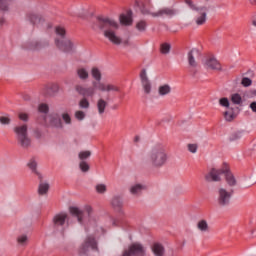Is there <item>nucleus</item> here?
Wrapping results in <instances>:
<instances>
[{"instance_id":"1","label":"nucleus","mask_w":256,"mask_h":256,"mask_svg":"<svg viewBox=\"0 0 256 256\" xmlns=\"http://www.w3.org/2000/svg\"><path fill=\"white\" fill-rule=\"evenodd\" d=\"M92 29L97 31H104V37L110 41L113 45H124L125 47L129 46V40L123 41L117 29H119V23L113 18L108 16H98L96 22L92 25Z\"/></svg>"},{"instance_id":"2","label":"nucleus","mask_w":256,"mask_h":256,"mask_svg":"<svg viewBox=\"0 0 256 256\" xmlns=\"http://www.w3.org/2000/svg\"><path fill=\"white\" fill-rule=\"evenodd\" d=\"M90 73L94 79V82H92L93 87L86 88L84 97H94L95 93H97V90L101 93H119V91H121V88H119V86L116 84L101 82V79H103V74L99 68H91Z\"/></svg>"},{"instance_id":"3","label":"nucleus","mask_w":256,"mask_h":256,"mask_svg":"<svg viewBox=\"0 0 256 256\" xmlns=\"http://www.w3.org/2000/svg\"><path fill=\"white\" fill-rule=\"evenodd\" d=\"M168 159L169 155L163 144H155L148 151L145 162L149 167H152V169H161V167L166 165Z\"/></svg>"},{"instance_id":"4","label":"nucleus","mask_w":256,"mask_h":256,"mask_svg":"<svg viewBox=\"0 0 256 256\" xmlns=\"http://www.w3.org/2000/svg\"><path fill=\"white\" fill-rule=\"evenodd\" d=\"M29 127L27 124L14 127V133L16 134V139L18 146L21 149H29L31 147V139L29 137Z\"/></svg>"},{"instance_id":"5","label":"nucleus","mask_w":256,"mask_h":256,"mask_svg":"<svg viewBox=\"0 0 256 256\" xmlns=\"http://www.w3.org/2000/svg\"><path fill=\"white\" fill-rule=\"evenodd\" d=\"M56 35H59L62 39H56L55 43L58 48H60L61 51H64V53H71L73 49H75V44L70 39L65 38V28L61 26H57L55 29Z\"/></svg>"},{"instance_id":"6","label":"nucleus","mask_w":256,"mask_h":256,"mask_svg":"<svg viewBox=\"0 0 256 256\" xmlns=\"http://www.w3.org/2000/svg\"><path fill=\"white\" fill-rule=\"evenodd\" d=\"M52 223L55 229H60L61 235H65L69 227H71V218L67 212H60L53 217Z\"/></svg>"},{"instance_id":"7","label":"nucleus","mask_w":256,"mask_h":256,"mask_svg":"<svg viewBox=\"0 0 256 256\" xmlns=\"http://www.w3.org/2000/svg\"><path fill=\"white\" fill-rule=\"evenodd\" d=\"M186 5L195 11V23L198 26L205 25L207 23V6H201L193 3V0H185Z\"/></svg>"},{"instance_id":"8","label":"nucleus","mask_w":256,"mask_h":256,"mask_svg":"<svg viewBox=\"0 0 256 256\" xmlns=\"http://www.w3.org/2000/svg\"><path fill=\"white\" fill-rule=\"evenodd\" d=\"M201 58V52L197 48H192L187 53V63L191 75H197V67H199V59Z\"/></svg>"},{"instance_id":"9","label":"nucleus","mask_w":256,"mask_h":256,"mask_svg":"<svg viewBox=\"0 0 256 256\" xmlns=\"http://www.w3.org/2000/svg\"><path fill=\"white\" fill-rule=\"evenodd\" d=\"M69 213L77 218L78 223L83 224L87 217L93 214V208L91 206H85L84 210H81L77 206H71L69 207Z\"/></svg>"},{"instance_id":"10","label":"nucleus","mask_w":256,"mask_h":256,"mask_svg":"<svg viewBox=\"0 0 256 256\" xmlns=\"http://www.w3.org/2000/svg\"><path fill=\"white\" fill-rule=\"evenodd\" d=\"M147 255V248L139 242H134L129 245L128 249L125 250L122 256H145Z\"/></svg>"},{"instance_id":"11","label":"nucleus","mask_w":256,"mask_h":256,"mask_svg":"<svg viewBox=\"0 0 256 256\" xmlns=\"http://www.w3.org/2000/svg\"><path fill=\"white\" fill-rule=\"evenodd\" d=\"M231 197H233V189L223 187L218 189V205L220 207H227L231 203Z\"/></svg>"},{"instance_id":"12","label":"nucleus","mask_w":256,"mask_h":256,"mask_svg":"<svg viewBox=\"0 0 256 256\" xmlns=\"http://www.w3.org/2000/svg\"><path fill=\"white\" fill-rule=\"evenodd\" d=\"M26 21H28V23H30V25L35 27L36 29H43L46 24L45 18L35 13H28L26 15Z\"/></svg>"},{"instance_id":"13","label":"nucleus","mask_w":256,"mask_h":256,"mask_svg":"<svg viewBox=\"0 0 256 256\" xmlns=\"http://www.w3.org/2000/svg\"><path fill=\"white\" fill-rule=\"evenodd\" d=\"M221 175H223V168H211L209 172L204 175L206 183H219L221 181Z\"/></svg>"},{"instance_id":"14","label":"nucleus","mask_w":256,"mask_h":256,"mask_svg":"<svg viewBox=\"0 0 256 256\" xmlns=\"http://www.w3.org/2000/svg\"><path fill=\"white\" fill-rule=\"evenodd\" d=\"M144 15H152L153 17H173L177 15V10L173 8H162L158 12H150L148 10H142Z\"/></svg>"},{"instance_id":"15","label":"nucleus","mask_w":256,"mask_h":256,"mask_svg":"<svg viewBox=\"0 0 256 256\" xmlns=\"http://www.w3.org/2000/svg\"><path fill=\"white\" fill-rule=\"evenodd\" d=\"M140 81L145 95H151V91H153V86L151 84V80H149L146 69L141 70Z\"/></svg>"},{"instance_id":"16","label":"nucleus","mask_w":256,"mask_h":256,"mask_svg":"<svg viewBox=\"0 0 256 256\" xmlns=\"http://www.w3.org/2000/svg\"><path fill=\"white\" fill-rule=\"evenodd\" d=\"M89 251H97V242L94 237H87L84 244L80 248V253H87Z\"/></svg>"},{"instance_id":"17","label":"nucleus","mask_w":256,"mask_h":256,"mask_svg":"<svg viewBox=\"0 0 256 256\" xmlns=\"http://www.w3.org/2000/svg\"><path fill=\"white\" fill-rule=\"evenodd\" d=\"M204 65L207 69H211L212 71H221L222 69L221 63H219L215 57H208L205 60Z\"/></svg>"},{"instance_id":"18","label":"nucleus","mask_w":256,"mask_h":256,"mask_svg":"<svg viewBox=\"0 0 256 256\" xmlns=\"http://www.w3.org/2000/svg\"><path fill=\"white\" fill-rule=\"evenodd\" d=\"M223 174L225 175L226 182L230 187H235V185H237V179H235V176L231 173V170H229V166L225 165L223 167L222 175Z\"/></svg>"},{"instance_id":"19","label":"nucleus","mask_w":256,"mask_h":256,"mask_svg":"<svg viewBox=\"0 0 256 256\" xmlns=\"http://www.w3.org/2000/svg\"><path fill=\"white\" fill-rule=\"evenodd\" d=\"M119 21L121 25H133V12L127 11L126 13L121 14Z\"/></svg>"},{"instance_id":"20","label":"nucleus","mask_w":256,"mask_h":256,"mask_svg":"<svg viewBox=\"0 0 256 256\" xmlns=\"http://www.w3.org/2000/svg\"><path fill=\"white\" fill-rule=\"evenodd\" d=\"M76 77H78V79H80V81H89V69L85 68V67H78L76 69Z\"/></svg>"},{"instance_id":"21","label":"nucleus","mask_w":256,"mask_h":256,"mask_svg":"<svg viewBox=\"0 0 256 256\" xmlns=\"http://www.w3.org/2000/svg\"><path fill=\"white\" fill-rule=\"evenodd\" d=\"M171 91H173L171 85L162 84L158 87V97H167L168 95H171Z\"/></svg>"},{"instance_id":"22","label":"nucleus","mask_w":256,"mask_h":256,"mask_svg":"<svg viewBox=\"0 0 256 256\" xmlns=\"http://www.w3.org/2000/svg\"><path fill=\"white\" fill-rule=\"evenodd\" d=\"M45 91L46 95H49V97H55V95L59 93V84H48L45 87Z\"/></svg>"},{"instance_id":"23","label":"nucleus","mask_w":256,"mask_h":256,"mask_svg":"<svg viewBox=\"0 0 256 256\" xmlns=\"http://www.w3.org/2000/svg\"><path fill=\"white\" fill-rule=\"evenodd\" d=\"M46 121L51 125V127L61 128L63 127V123L61 122V118L57 115H51L46 118Z\"/></svg>"},{"instance_id":"24","label":"nucleus","mask_w":256,"mask_h":256,"mask_svg":"<svg viewBox=\"0 0 256 256\" xmlns=\"http://www.w3.org/2000/svg\"><path fill=\"white\" fill-rule=\"evenodd\" d=\"M196 227L200 233H209L211 229V227H209V222L205 219H200L197 222Z\"/></svg>"},{"instance_id":"25","label":"nucleus","mask_w":256,"mask_h":256,"mask_svg":"<svg viewBox=\"0 0 256 256\" xmlns=\"http://www.w3.org/2000/svg\"><path fill=\"white\" fill-rule=\"evenodd\" d=\"M16 243L18 247H27L29 245V235L22 233L16 237Z\"/></svg>"},{"instance_id":"26","label":"nucleus","mask_w":256,"mask_h":256,"mask_svg":"<svg viewBox=\"0 0 256 256\" xmlns=\"http://www.w3.org/2000/svg\"><path fill=\"white\" fill-rule=\"evenodd\" d=\"M151 251L155 256H165V247L161 243H154L151 246Z\"/></svg>"},{"instance_id":"27","label":"nucleus","mask_w":256,"mask_h":256,"mask_svg":"<svg viewBox=\"0 0 256 256\" xmlns=\"http://www.w3.org/2000/svg\"><path fill=\"white\" fill-rule=\"evenodd\" d=\"M223 117L225 121L231 122L234 119H236L237 114L235 113V110L232 107H230V108H227L226 111H224Z\"/></svg>"},{"instance_id":"28","label":"nucleus","mask_w":256,"mask_h":256,"mask_svg":"<svg viewBox=\"0 0 256 256\" xmlns=\"http://www.w3.org/2000/svg\"><path fill=\"white\" fill-rule=\"evenodd\" d=\"M146 187L143 184H134L130 187L131 195H141L145 191Z\"/></svg>"},{"instance_id":"29","label":"nucleus","mask_w":256,"mask_h":256,"mask_svg":"<svg viewBox=\"0 0 256 256\" xmlns=\"http://www.w3.org/2000/svg\"><path fill=\"white\" fill-rule=\"evenodd\" d=\"M108 103L106 102L105 99L99 98L96 102V107L98 109L99 115H103L105 113V109H107Z\"/></svg>"},{"instance_id":"30","label":"nucleus","mask_w":256,"mask_h":256,"mask_svg":"<svg viewBox=\"0 0 256 256\" xmlns=\"http://www.w3.org/2000/svg\"><path fill=\"white\" fill-rule=\"evenodd\" d=\"M27 167L32 171V173L41 177V173L37 170V159L31 158L27 163Z\"/></svg>"},{"instance_id":"31","label":"nucleus","mask_w":256,"mask_h":256,"mask_svg":"<svg viewBox=\"0 0 256 256\" xmlns=\"http://www.w3.org/2000/svg\"><path fill=\"white\" fill-rule=\"evenodd\" d=\"M12 4L13 0H0V11H2V13H7Z\"/></svg>"},{"instance_id":"32","label":"nucleus","mask_w":256,"mask_h":256,"mask_svg":"<svg viewBox=\"0 0 256 256\" xmlns=\"http://www.w3.org/2000/svg\"><path fill=\"white\" fill-rule=\"evenodd\" d=\"M49 193V183L40 182L38 186V195H47Z\"/></svg>"},{"instance_id":"33","label":"nucleus","mask_w":256,"mask_h":256,"mask_svg":"<svg viewBox=\"0 0 256 256\" xmlns=\"http://www.w3.org/2000/svg\"><path fill=\"white\" fill-rule=\"evenodd\" d=\"M114 209H121L123 207V199L120 196H114L111 201Z\"/></svg>"},{"instance_id":"34","label":"nucleus","mask_w":256,"mask_h":256,"mask_svg":"<svg viewBox=\"0 0 256 256\" xmlns=\"http://www.w3.org/2000/svg\"><path fill=\"white\" fill-rule=\"evenodd\" d=\"M136 29L139 33H145L147 31V21L140 20L136 22Z\"/></svg>"},{"instance_id":"35","label":"nucleus","mask_w":256,"mask_h":256,"mask_svg":"<svg viewBox=\"0 0 256 256\" xmlns=\"http://www.w3.org/2000/svg\"><path fill=\"white\" fill-rule=\"evenodd\" d=\"M95 191L99 195H105V193H107V185L104 183H98L95 185Z\"/></svg>"},{"instance_id":"36","label":"nucleus","mask_w":256,"mask_h":256,"mask_svg":"<svg viewBox=\"0 0 256 256\" xmlns=\"http://www.w3.org/2000/svg\"><path fill=\"white\" fill-rule=\"evenodd\" d=\"M78 107L80 109H89V107H91V103L89 102V99L84 97L79 100Z\"/></svg>"},{"instance_id":"37","label":"nucleus","mask_w":256,"mask_h":256,"mask_svg":"<svg viewBox=\"0 0 256 256\" xmlns=\"http://www.w3.org/2000/svg\"><path fill=\"white\" fill-rule=\"evenodd\" d=\"M231 101L234 105H241V103H243V98H241L240 94L235 93L231 95Z\"/></svg>"},{"instance_id":"38","label":"nucleus","mask_w":256,"mask_h":256,"mask_svg":"<svg viewBox=\"0 0 256 256\" xmlns=\"http://www.w3.org/2000/svg\"><path fill=\"white\" fill-rule=\"evenodd\" d=\"M89 157H91V151L89 150L81 151L78 154V158L80 159V161H85V159H89Z\"/></svg>"},{"instance_id":"39","label":"nucleus","mask_w":256,"mask_h":256,"mask_svg":"<svg viewBox=\"0 0 256 256\" xmlns=\"http://www.w3.org/2000/svg\"><path fill=\"white\" fill-rule=\"evenodd\" d=\"M160 51L163 55L169 54V52L171 51V44H169V43L162 44Z\"/></svg>"},{"instance_id":"40","label":"nucleus","mask_w":256,"mask_h":256,"mask_svg":"<svg viewBox=\"0 0 256 256\" xmlns=\"http://www.w3.org/2000/svg\"><path fill=\"white\" fill-rule=\"evenodd\" d=\"M219 105L221 107H225V109H229L230 107V102H229V98L223 97L219 99Z\"/></svg>"},{"instance_id":"41","label":"nucleus","mask_w":256,"mask_h":256,"mask_svg":"<svg viewBox=\"0 0 256 256\" xmlns=\"http://www.w3.org/2000/svg\"><path fill=\"white\" fill-rule=\"evenodd\" d=\"M74 117H75V119H77V121H83V119H85V117H86V114L83 110H77L74 113Z\"/></svg>"},{"instance_id":"42","label":"nucleus","mask_w":256,"mask_h":256,"mask_svg":"<svg viewBox=\"0 0 256 256\" xmlns=\"http://www.w3.org/2000/svg\"><path fill=\"white\" fill-rule=\"evenodd\" d=\"M74 89L76 93H78V95H83V97H85V91H86L85 86L81 84H77Z\"/></svg>"},{"instance_id":"43","label":"nucleus","mask_w":256,"mask_h":256,"mask_svg":"<svg viewBox=\"0 0 256 256\" xmlns=\"http://www.w3.org/2000/svg\"><path fill=\"white\" fill-rule=\"evenodd\" d=\"M1 125H11V117L9 115L0 116Z\"/></svg>"},{"instance_id":"44","label":"nucleus","mask_w":256,"mask_h":256,"mask_svg":"<svg viewBox=\"0 0 256 256\" xmlns=\"http://www.w3.org/2000/svg\"><path fill=\"white\" fill-rule=\"evenodd\" d=\"M79 167H80V170L82 171V173H87L90 169V166L86 161H81L79 163Z\"/></svg>"},{"instance_id":"45","label":"nucleus","mask_w":256,"mask_h":256,"mask_svg":"<svg viewBox=\"0 0 256 256\" xmlns=\"http://www.w3.org/2000/svg\"><path fill=\"white\" fill-rule=\"evenodd\" d=\"M241 83H242L243 87H251L253 81L250 78L245 77L242 79Z\"/></svg>"},{"instance_id":"46","label":"nucleus","mask_w":256,"mask_h":256,"mask_svg":"<svg viewBox=\"0 0 256 256\" xmlns=\"http://www.w3.org/2000/svg\"><path fill=\"white\" fill-rule=\"evenodd\" d=\"M38 111L40 113H48L49 112V106L47 104H40L38 107Z\"/></svg>"},{"instance_id":"47","label":"nucleus","mask_w":256,"mask_h":256,"mask_svg":"<svg viewBox=\"0 0 256 256\" xmlns=\"http://www.w3.org/2000/svg\"><path fill=\"white\" fill-rule=\"evenodd\" d=\"M62 119L66 123V125H71V116L69 115V113H63Z\"/></svg>"},{"instance_id":"48","label":"nucleus","mask_w":256,"mask_h":256,"mask_svg":"<svg viewBox=\"0 0 256 256\" xmlns=\"http://www.w3.org/2000/svg\"><path fill=\"white\" fill-rule=\"evenodd\" d=\"M187 147L190 153H197V149L199 146L197 144H188Z\"/></svg>"},{"instance_id":"49","label":"nucleus","mask_w":256,"mask_h":256,"mask_svg":"<svg viewBox=\"0 0 256 256\" xmlns=\"http://www.w3.org/2000/svg\"><path fill=\"white\" fill-rule=\"evenodd\" d=\"M41 47V43L39 41L34 40L30 42V49H39Z\"/></svg>"},{"instance_id":"50","label":"nucleus","mask_w":256,"mask_h":256,"mask_svg":"<svg viewBox=\"0 0 256 256\" xmlns=\"http://www.w3.org/2000/svg\"><path fill=\"white\" fill-rule=\"evenodd\" d=\"M18 117L21 121H24V122L29 121V115L27 113H19Z\"/></svg>"},{"instance_id":"51","label":"nucleus","mask_w":256,"mask_h":256,"mask_svg":"<svg viewBox=\"0 0 256 256\" xmlns=\"http://www.w3.org/2000/svg\"><path fill=\"white\" fill-rule=\"evenodd\" d=\"M250 109L253 113H256V101L252 102L250 104Z\"/></svg>"},{"instance_id":"52","label":"nucleus","mask_w":256,"mask_h":256,"mask_svg":"<svg viewBox=\"0 0 256 256\" xmlns=\"http://www.w3.org/2000/svg\"><path fill=\"white\" fill-rule=\"evenodd\" d=\"M169 256H177V252H171L170 254H169Z\"/></svg>"},{"instance_id":"53","label":"nucleus","mask_w":256,"mask_h":256,"mask_svg":"<svg viewBox=\"0 0 256 256\" xmlns=\"http://www.w3.org/2000/svg\"><path fill=\"white\" fill-rule=\"evenodd\" d=\"M139 136H136L135 138H134V141L137 143V141H139Z\"/></svg>"},{"instance_id":"54","label":"nucleus","mask_w":256,"mask_h":256,"mask_svg":"<svg viewBox=\"0 0 256 256\" xmlns=\"http://www.w3.org/2000/svg\"><path fill=\"white\" fill-rule=\"evenodd\" d=\"M252 25H253L254 27H256V20H253V21H252Z\"/></svg>"},{"instance_id":"55","label":"nucleus","mask_w":256,"mask_h":256,"mask_svg":"<svg viewBox=\"0 0 256 256\" xmlns=\"http://www.w3.org/2000/svg\"><path fill=\"white\" fill-rule=\"evenodd\" d=\"M251 1V3H255L256 2V0H250Z\"/></svg>"},{"instance_id":"56","label":"nucleus","mask_w":256,"mask_h":256,"mask_svg":"<svg viewBox=\"0 0 256 256\" xmlns=\"http://www.w3.org/2000/svg\"><path fill=\"white\" fill-rule=\"evenodd\" d=\"M254 95H256V90H255V92H254Z\"/></svg>"}]
</instances>
